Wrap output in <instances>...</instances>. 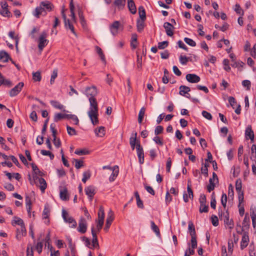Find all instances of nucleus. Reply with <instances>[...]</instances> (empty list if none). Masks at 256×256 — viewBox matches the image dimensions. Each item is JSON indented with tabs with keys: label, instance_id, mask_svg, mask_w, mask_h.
Returning <instances> with one entry per match:
<instances>
[{
	"label": "nucleus",
	"instance_id": "1",
	"mask_svg": "<svg viewBox=\"0 0 256 256\" xmlns=\"http://www.w3.org/2000/svg\"><path fill=\"white\" fill-rule=\"evenodd\" d=\"M90 102V110L88 114L92 124L96 125L98 123V104L96 98H88Z\"/></svg>",
	"mask_w": 256,
	"mask_h": 256
},
{
	"label": "nucleus",
	"instance_id": "2",
	"mask_svg": "<svg viewBox=\"0 0 256 256\" xmlns=\"http://www.w3.org/2000/svg\"><path fill=\"white\" fill-rule=\"evenodd\" d=\"M98 90L96 86L94 85L86 87L84 92V94L88 98H96V96L98 95Z\"/></svg>",
	"mask_w": 256,
	"mask_h": 256
},
{
	"label": "nucleus",
	"instance_id": "3",
	"mask_svg": "<svg viewBox=\"0 0 256 256\" xmlns=\"http://www.w3.org/2000/svg\"><path fill=\"white\" fill-rule=\"evenodd\" d=\"M47 33L46 32H42L38 38V48L40 51L42 50L48 44V41L46 40Z\"/></svg>",
	"mask_w": 256,
	"mask_h": 256
},
{
	"label": "nucleus",
	"instance_id": "4",
	"mask_svg": "<svg viewBox=\"0 0 256 256\" xmlns=\"http://www.w3.org/2000/svg\"><path fill=\"white\" fill-rule=\"evenodd\" d=\"M200 204L199 211L200 213L207 212H208V206L206 204V196L204 194H201L199 198Z\"/></svg>",
	"mask_w": 256,
	"mask_h": 256
},
{
	"label": "nucleus",
	"instance_id": "5",
	"mask_svg": "<svg viewBox=\"0 0 256 256\" xmlns=\"http://www.w3.org/2000/svg\"><path fill=\"white\" fill-rule=\"evenodd\" d=\"M62 216L65 222L72 224L70 227L72 228L76 227L77 224L76 221L72 217L70 216L68 212L64 210H62Z\"/></svg>",
	"mask_w": 256,
	"mask_h": 256
},
{
	"label": "nucleus",
	"instance_id": "6",
	"mask_svg": "<svg viewBox=\"0 0 256 256\" xmlns=\"http://www.w3.org/2000/svg\"><path fill=\"white\" fill-rule=\"evenodd\" d=\"M1 9L0 10V14L4 17L10 18L12 16V13L9 10L8 6L6 2H0Z\"/></svg>",
	"mask_w": 256,
	"mask_h": 256
},
{
	"label": "nucleus",
	"instance_id": "7",
	"mask_svg": "<svg viewBox=\"0 0 256 256\" xmlns=\"http://www.w3.org/2000/svg\"><path fill=\"white\" fill-rule=\"evenodd\" d=\"M242 180L238 179L236 182V190L238 194V201L240 202V205L242 204L244 201V194L242 191Z\"/></svg>",
	"mask_w": 256,
	"mask_h": 256
},
{
	"label": "nucleus",
	"instance_id": "8",
	"mask_svg": "<svg viewBox=\"0 0 256 256\" xmlns=\"http://www.w3.org/2000/svg\"><path fill=\"white\" fill-rule=\"evenodd\" d=\"M123 27L122 26L118 21H115L110 26V30L113 36H116L118 34L119 30H122Z\"/></svg>",
	"mask_w": 256,
	"mask_h": 256
},
{
	"label": "nucleus",
	"instance_id": "9",
	"mask_svg": "<svg viewBox=\"0 0 256 256\" xmlns=\"http://www.w3.org/2000/svg\"><path fill=\"white\" fill-rule=\"evenodd\" d=\"M136 150L138 158V162L140 164H142L144 162V152L143 148L140 144V142H137Z\"/></svg>",
	"mask_w": 256,
	"mask_h": 256
},
{
	"label": "nucleus",
	"instance_id": "10",
	"mask_svg": "<svg viewBox=\"0 0 256 256\" xmlns=\"http://www.w3.org/2000/svg\"><path fill=\"white\" fill-rule=\"evenodd\" d=\"M24 86V84L22 82H19L16 86L10 91V96L11 97H13L18 95L22 90Z\"/></svg>",
	"mask_w": 256,
	"mask_h": 256
},
{
	"label": "nucleus",
	"instance_id": "11",
	"mask_svg": "<svg viewBox=\"0 0 256 256\" xmlns=\"http://www.w3.org/2000/svg\"><path fill=\"white\" fill-rule=\"evenodd\" d=\"M190 180H188L187 191L188 194L184 192L183 194V199L184 202H188V198L190 199H192L194 198V194L192 189L190 188Z\"/></svg>",
	"mask_w": 256,
	"mask_h": 256
},
{
	"label": "nucleus",
	"instance_id": "12",
	"mask_svg": "<svg viewBox=\"0 0 256 256\" xmlns=\"http://www.w3.org/2000/svg\"><path fill=\"white\" fill-rule=\"evenodd\" d=\"M87 230V223L86 220L82 218H80L78 222V232L82 234H84L86 232Z\"/></svg>",
	"mask_w": 256,
	"mask_h": 256
},
{
	"label": "nucleus",
	"instance_id": "13",
	"mask_svg": "<svg viewBox=\"0 0 256 256\" xmlns=\"http://www.w3.org/2000/svg\"><path fill=\"white\" fill-rule=\"evenodd\" d=\"M92 234V246L90 247V248H99V244L98 240L96 236L97 232L94 230V227L92 226L91 228Z\"/></svg>",
	"mask_w": 256,
	"mask_h": 256
},
{
	"label": "nucleus",
	"instance_id": "14",
	"mask_svg": "<svg viewBox=\"0 0 256 256\" xmlns=\"http://www.w3.org/2000/svg\"><path fill=\"white\" fill-rule=\"evenodd\" d=\"M34 181L38 180L40 184V188L42 192H44L46 188V183L44 178H39L37 176H33Z\"/></svg>",
	"mask_w": 256,
	"mask_h": 256
},
{
	"label": "nucleus",
	"instance_id": "15",
	"mask_svg": "<svg viewBox=\"0 0 256 256\" xmlns=\"http://www.w3.org/2000/svg\"><path fill=\"white\" fill-rule=\"evenodd\" d=\"M114 217L113 216V212L112 211V210H110L108 214V217H107L106 220V226L104 228V230L106 232H108V229H109L112 221L114 220Z\"/></svg>",
	"mask_w": 256,
	"mask_h": 256
},
{
	"label": "nucleus",
	"instance_id": "16",
	"mask_svg": "<svg viewBox=\"0 0 256 256\" xmlns=\"http://www.w3.org/2000/svg\"><path fill=\"white\" fill-rule=\"evenodd\" d=\"M186 78L188 82L191 83H198L200 80V78L199 76L193 74H187Z\"/></svg>",
	"mask_w": 256,
	"mask_h": 256
},
{
	"label": "nucleus",
	"instance_id": "17",
	"mask_svg": "<svg viewBox=\"0 0 256 256\" xmlns=\"http://www.w3.org/2000/svg\"><path fill=\"white\" fill-rule=\"evenodd\" d=\"M249 242V236L247 232H244L240 242V248L242 250L246 248Z\"/></svg>",
	"mask_w": 256,
	"mask_h": 256
},
{
	"label": "nucleus",
	"instance_id": "18",
	"mask_svg": "<svg viewBox=\"0 0 256 256\" xmlns=\"http://www.w3.org/2000/svg\"><path fill=\"white\" fill-rule=\"evenodd\" d=\"M86 194L88 196L90 200H92L96 194L95 188L93 186H90L85 188Z\"/></svg>",
	"mask_w": 256,
	"mask_h": 256
},
{
	"label": "nucleus",
	"instance_id": "19",
	"mask_svg": "<svg viewBox=\"0 0 256 256\" xmlns=\"http://www.w3.org/2000/svg\"><path fill=\"white\" fill-rule=\"evenodd\" d=\"M26 230L25 226L20 227V228L16 229V238L20 240L22 237L26 236Z\"/></svg>",
	"mask_w": 256,
	"mask_h": 256
},
{
	"label": "nucleus",
	"instance_id": "20",
	"mask_svg": "<svg viewBox=\"0 0 256 256\" xmlns=\"http://www.w3.org/2000/svg\"><path fill=\"white\" fill-rule=\"evenodd\" d=\"M164 27L165 28L166 34L168 36H171L174 34V26L168 22H166L164 24Z\"/></svg>",
	"mask_w": 256,
	"mask_h": 256
},
{
	"label": "nucleus",
	"instance_id": "21",
	"mask_svg": "<svg viewBox=\"0 0 256 256\" xmlns=\"http://www.w3.org/2000/svg\"><path fill=\"white\" fill-rule=\"evenodd\" d=\"M46 11L43 6H41V2L40 3V6L36 8L34 12V15L36 17L39 18L40 14L46 15Z\"/></svg>",
	"mask_w": 256,
	"mask_h": 256
},
{
	"label": "nucleus",
	"instance_id": "22",
	"mask_svg": "<svg viewBox=\"0 0 256 256\" xmlns=\"http://www.w3.org/2000/svg\"><path fill=\"white\" fill-rule=\"evenodd\" d=\"M190 90V88L188 86H180V95L185 96L188 98H190V94L188 92Z\"/></svg>",
	"mask_w": 256,
	"mask_h": 256
},
{
	"label": "nucleus",
	"instance_id": "23",
	"mask_svg": "<svg viewBox=\"0 0 256 256\" xmlns=\"http://www.w3.org/2000/svg\"><path fill=\"white\" fill-rule=\"evenodd\" d=\"M136 136L137 133L135 132L132 134V136L130 138V144L132 150H134L135 148H136L137 142H140V141L136 140Z\"/></svg>",
	"mask_w": 256,
	"mask_h": 256
},
{
	"label": "nucleus",
	"instance_id": "24",
	"mask_svg": "<svg viewBox=\"0 0 256 256\" xmlns=\"http://www.w3.org/2000/svg\"><path fill=\"white\" fill-rule=\"evenodd\" d=\"M64 26L66 30L69 29L76 36H77V34L74 30V26L72 24L73 22H71L70 20L66 19L64 20Z\"/></svg>",
	"mask_w": 256,
	"mask_h": 256
},
{
	"label": "nucleus",
	"instance_id": "25",
	"mask_svg": "<svg viewBox=\"0 0 256 256\" xmlns=\"http://www.w3.org/2000/svg\"><path fill=\"white\" fill-rule=\"evenodd\" d=\"M112 170V174L109 178V180L110 182H114L118 176L119 172L118 166H113V170Z\"/></svg>",
	"mask_w": 256,
	"mask_h": 256
},
{
	"label": "nucleus",
	"instance_id": "26",
	"mask_svg": "<svg viewBox=\"0 0 256 256\" xmlns=\"http://www.w3.org/2000/svg\"><path fill=\"white\" fill-rule=\"evenodd\" d=\"M60 196L62 200H67L69 199L67 188H63L60 190Z\"/></svg>",
	"mask_w": 256,
	"mask_h": 256
},
{
	"label": "nucleus",
	"instance_id": "27",
	"mask_svg": "<svg viewBox=\"0 0 256 256\" xmlns=\"http://www.w3.org/2000/svg\"><path fill=\"white\" fill-rule=\"evenodd\" d=\"M245 134L246 138H250L252 141H254V135L250 126L246 128Z\"/></svg>",
	"mask_w": 256,
	"mask_h": 256
},
{
	"label": "nucleus",
	"instance_id": "28",
	"mask_svg": "<svg viewBox=\"0 0 256 256\" xmlns=\"http://www.w3.org/2000/svg\"><path fill=\"white\" fill-rule=\"evenodd\" d=\"M41 6H43L46 12H50L54 8L53 4L48 1H44L41 2Z\"/></svg>",
	"mask_w": 256,
	"mask_h": 256
},
{
	"label": "nucleus",
	"instance_id": "29",
	"mask_svg": "<svg viewBox=\"0 0 256 256\" xmlns=\"http://www.w3.org/2000/svg\"><path fill=\"white\" fill-rule=\"evenodd\" d=\"M128 6L131 13L132 14H136V8L133 0H128Z\"/></svg>",
	"mask_w": 256,
	"mask_h": 256
},
{
	"label": "nucleus",
	"instance_id": "30",
	"mask_svg": "<svg viewBox=\"0 0 256 256\" xmlns=\"http://www.w3.org/2000/svg\"><path fill=\"white\" fill-rule=\"evenodd\" d=\"M50 103L52 106L55 108H56L62 110L64 112H66V110L64 109V106L60 102L56 100H50Z\"/></svg>",
	"mask_w": 256,
	"mask_h": 256
},
{
	"label": "nucleus",
	"instance_id": "31",
	"mask_svg": "<svg viewBox=\"0 0 256 256\" xmlns=\"http://www.w3.org/2000/svg\"><path fill=\"white\" fill-rule=\"evenodd\" d=\"M218 216L220 219V220H224V222L226 220H228L229 218V214L228 211L226 212H222V210H218Z\"/></svg>",
	"mask_w": 256,
	"mask_h": 256
},
{
	"label": "nucleus",
	"instance_id": "32",
	"mask_svg": "<svg viewBox=\"0 0 256 256\" xmlns=\"http://www.w3.org/2000/svg\"><path fill=\"white\" fill-rule=\"evenodd\" d=\"M9 59H10V56L4 50L0 51V60L3 62H6L8 61Z\"/></svg>",
	"mask_w": 256,
	"mask_h": 256
},
{
	"label": "nucleus",
	"instance_id": "33",
	"mask_svg": "<svg viewBox=\"0 0 256 256\" xmlns=\"http://www.w3.org/2000/svg\"><path fill=\"white\" fill-rule=\"evenodd\" d=\"M114 4L117 6L119 10H121L124 7L126 0H115L114 2Z\"/></svg>",
	"mask_w": 256,
	"mask_h": 256
},
{
	"label": "nucleus",
	"instance_id": "34",
	"mask_svg": "<svg viewBox=\"0 0 256 256\" xmlns=\"http://www.w3.org/2000/svg\"><path fill=\"white\" fill-rule=\"evenodd\" d=\"M70 16H72V21L74 22H76V18L74 12V6L73 4L72 0H71L70 4Z\"/></svg>",
	"mask_w": 256,
	"mask_h": 256
},
{
	"label": "nucleus",
	"instance_id": "35",
	"mask_svg": "<svg viewBox=\"0 0 256 256\" xmlns=\"http://www.w3.org/2000/svg\"><path fill=\"white\" fill-rule=\"evenodd\" d=\"M104 208L102 206H100L98 212V222H104Z\"/></svg>",
	"mask_w": 256,
	"mask_h": 256
},
{
	"label": "nucleus",
	"instance_id": "36",
	"mask_svg": "<svg viewBox=\"0 0 256 256\" xmlns=\"http://www.w3.org/2000/svg\"><path fill=\"white\" fill-rule=\"evenodd\" d=\"M0 84L6 86L8 87H10L12 85V82L10 80L5 79L2 76L0 78Z\"/></svg>",
	"mask_w": 256,
	"mask_h": 256
},
{
	"label": "nucleus",
	"instance_id": "37",
	"mask_svg": "<svg viewBox=\"0 0 256 256\" xmlns=\"http://www.w3.org/2000/svg\"><path fill=\"white\" fill-rule=\"evenodd\" d=\"M150 226H151L152 230L154 231V232H155L156 235L158 236H160V232L159 228L155 224V223L154 222V221H151L150 222Z\"/></svg>",
	"mask_w": 256,
	"mask_h": 256
},
{
	"label": "nucleus",
	"instance_id": "38",
	"mask_svg": "<svg viewBox=\"0 0 256 256\" xmlns=\"http://www.w3.org/2000/svg\"><path fill=\"white\" fill-rule=\"evenodd\" d=\"M95 134L96 136L102 137L105 134V130L104 126H100L98 129L95 130Z\"/></svg>",
	"mask_w": 256,
	"mask_h": 256
},
{
	"label": "nucleus",
	"instance_id": "39",
	"mask_svg": "<svg viewBox=\"0 0 256 256\" xmlns=\"http://www.w3.org/2000/svg\"><path fill=\"white\" fill-rule=\"evenodd\" d=\"M66 118L71 120L75 124L77 125L78 124L79 120L76 115L66 114Z\"/></svg>",
	"mask_w": 256,
	"mask_h": 256
},
{
	"label": "nucleus",
	"instance_id": "40",
	"mask_svg": "<svg viewBox=\"0 0 256 256\" xmlns=\"http://www.w3.org/2000/svg\"><path fill=\"white\" fill-rule=\"evenodd\" d=\"M14 220L12 222V224L14 226V224L19 225L20 227L25 226L24 221L20 218L14 216Z\"/></svg>",
	"mask_w": 256,
	"mask_h": 256
},
{
	"label": "nucleus",
	"instance_id": "41",
	"mask_svg": "<svg viewBox=\"0 0 256 256\" xmlns=\"http://www.w3.org/2000/svg\"><path fill=\"white\" fill-rule=\"evenodd\" d=\"M144 20H137L136 26L138 32H141L143 30L144 26Z\"/></svg>",
	"mask_w": 256,
	"mask_h": 256
},
{
	"label": "nucleus",
	"instance_id": "42",
	"mask_svg": "<svg viewBox=\"0 0 256 256\" xmlns=\"http://www.w3.org/2000/svg\"><path fill=\"white\" fill-rule=\"evenodd\" d=\"M146 108L144 107L141 108L139 112L138 116V123L141 124L142 122L144 114H145Z\"/></svg>",
	"mask_w": 256,
	"mask_h": 256
},
{
	"label": "nucleus",
	"instance_id": "43",
	"mask_svg": "<svg viewBox=\"0 0 256 256\" xmlns=\"http://www.w3.org/2000/svg\"><path fill=\"white\" fill-rule=\"evenodd\" d=\"M209 184L207 186L208 191L210 192L211 191L214 190L215 188L214 180H213L212 178H210L209 180Z\"/></svg>",
	"mask_w": 256,
	"mask_h": 256
},
{
	"label": "nucleus",
	"instance_id": "44",
	"mask_svg": "<svg viewBox=\"0 0 256 256\" xmlns=\"http://www.w3.org/2000/svg\"><path fill=\"white\" fill-rule=\"evenodd\" d=\"M66 114H62L60 113H57L54 114V121L55 122H58V120H60L62 118H66Z\"/></svg>",
	"mask_w": 256,
	"mask_h": 256
},
{
	"label": "nucleus",
	"instance_id": "45",
	"mask_svg": "<svg viewBox=\"0 0 256 256\" xmlns=\"http://www.w3.org/2000/svg\"><path fill=\"white\" fill-rule=\"evenodd\" d=\"M191 244L193 248H196L197 247V242L196 240V236L194 235L192 233L191 236Z\"/></svg>",
	"mask_w": 256,
	"mask_h": 256
},
{
	"label": "nucleus",
	"instance_id": "46",
	"mask_svg": "<svg viewBox=\"0 0 256 256\" xmlns=\"http://www.w3.org/2000/svg\"><path fill=\"white\" fill-rule=\"evenodd\" d=\"M32 78L36 82H40L42 77L40 72H32Z\"/></svg>",
	"mask_w": 256,
	"mask_h": 256
},
{
	"label": "nucleus",
	"instance_id": "47",
	"mask_svg": "<svg viewBox=\"0 0 256 256\" xmlns=\"http://www.w3.org/2000/svg\"><path fill=\"white\" fill-rule=\"evenodd\" d=\"M74 153L78 155H86L90 154V151L86 149L76 150Z\"/></svg>",
	"mask_w": 256,
	"mask_h": 256
},
{
	"label": "nucleus",
	"instance_id": "48",
	"mask_svg": "<svg viewBox=\"0 0 256 256\" xmlns=\"http://www.w3.org/2000/svg\"><path fill=\"white\" fill-rule=\"evenodd\" d=\"M83 178H82V182L84 183L86 182L88 180L90 177V170L84 172L82 174Z\"/></svg>",
	"mask_w": 256,
	"mask_h": 256
},
{
	"label": "nucleus",
	"instance_id": "49",
	"mask_svg": "<svg viewBox=\"0 0 256 256\" xmlns=\"http://www.w3.org/2000/svg\"><path fill=\"white\" fill-rule=\"evenodd\" d=\"M50 212V210L48 208L45 206L42 212V218L44 219H48V218Z\"/></svg>",
	"mask_w": 256,
	"mask_h": 256
},
{
	"label": "nucleus",
	"instance_id": "50",
	"mask_svg": "<svg viewBox=\"0 0 256 256\" xmlns=\"http://www.w3.org/2000/svg\"><path fill=\"white\" fill-rule=\"evenodd\" d=\"M131 46L133 49H134L136 48L137 46V38L136 36V34H134L132 38V41L130 42Z\"/></svg>",
	"mask_w": 256,
	"mask_h": 256
},
{
	"label": "nucleus",
	"instance_id": "51",
	"mask_svg": "<svg viewBox=\"0 0 256 256\" xmlns=\"http://www.w3.org/2000/svg\"><path fill=\"white\" fill-rule=\"evenodd\" d=\"M249 223H250V218L246 214L244 216V218L242 222V228H247L249 226Z\"/></svg>",
	"mask_w": 256,
	"mask_h": 256
},
{
	"label": "nucleus",
	"instance_id": "52",
	"mask_svg": "<svg viewBox=\"0 0 256 256\" xmlns=\"http://www.w3.org/2000/svg\"><path fill=\"white\" fill-rule=\"evenodd\" d=\"M184 41L188 45L192 46H196V43L192 39L185 38H184Z\"/></svg>",
	"mask_w": 256,
	"mask_h": 256
},
{
	"label": "nucleus",
	"instance_id": "53",
	"mask_svg": "<svg viewBox=\"0 0 256 256\" xmlns=\"http://www.w3.org/2000/svg\"><path fill=\"white\" fill-rule=\"evenodd\" d=\"M40 153L43 156H49L51 160H52L54 158V155L52 153H51L50 151L42 150H41Z\"/></svg>",
	"mask_w": 256,
	"mask_h": 256
},
{
	"label": "nucleus",
	"instance_id": "54",
	"mask_svg": "<svg viewBox=\"0 0 256 256\" xmlns=\"http://www.w3.org/2000/svg\"><path fill=\"white\" fill-rule=\"evenodd\" d=\"M227 202V196L224 193H223L221 198V203L224 208H226Z\"/></svg>",
	"mask_w": 256,
	"mask_h": 256
},
{
	"label": "nucleus",
	"instance_id": "55",
	"mask_svg": "<svg viewBox=\"0 0 256 256\" xmlns=\"http://www.w3.org/2000/svg\"><path fill=\"white\" fill-rule=\"evenodd\" d=\"M222 64L224 66V68L226 71L228 72L230 70V68L229 66V60L228 59L224 60Z\"/></svg>",
	"mask_w": 256,
	"mask_h": 256
},
{
	"label": "nucleus",
	"instance_id": "56",
	"mask_svg": "<svg viewBox=\"0 0 256 256\" xmlns=\"http://www.w3.org/2000/svg\"><path fill=\"white\" fill-rule=\"evenodd\" d=\"M168 42L167 41H164L162 42H160L158 43V48L160 50L164 49L165 48L167 47L168 46Z\"/></svg>",
	"mask_w": 256,
	"mask_h": 256
},
{
	"label": "nucleus",
	"instance_id": "57",
	"mask_svg": "<svg viewBox=\"0 0 256 256\" xmlns=\"http://www.w3.org/2000/svg\"><path fill=\"white\" fill-rule=\"evenodd\" d=\"M212 223L214 226H216L218 225V219L216 216H212L211 218Z\"/></svg>",
	"mask_w": 256,
	"mask_h": 256
},
{
	"label": "nucleus",
	"instance_id": "58",
	"mask_svg": "<svg viewBox=\"0 0 256 256\" xmlns=\"http://www.w3.org/2000/svg\"><path fill=\"white\" fill-rule=\"evenodd\" d=\"M66 128H67L68 133L69 135L74 136V135H76V131L74 128H72L68 126H67Z\"/></svg>",
	"mask_w": 256,
	"mask_h": 256
},
{
	"label": "nucleus",
	"instance_id": "59",
	"mask_svg": "<svg viewBox=\"0 0 256 256\" xmlns=\"http://www.w3.org/2000/svg\"><path fill=\"white\" fill-rule=\"evenodd\" d=\"M188 230L190 236H192V234L193 233V232H194V235H196L195 228L192 222H188Z\"/></svg>",
	"mask_w": 256,
	"mask_h": 256
},
{
	"label": "nucleus",
	"instance_id": "60",
	"mask_svg": "<svg viewBox=\"0 0 256 256\" xmlns=\"http://www.w3.org/2000/svg\"><path fill=\"white\" fill-rule=\"evenodd\" d=\"M74 160L76 162L75 167L77 169H79L81 168L82 166H83L84 162L82 160H80L77 159H74Z\"/></svg>",
	"mask_w": 256,
	"mask_h": 256
},
{
	"label": "nucleus",
	"instance_id": "61",
	"mask_svg": "<svg viewBox=\"0 0 256 256\" xmlns=\"http://www.w3.org/2000/svg\"><path fill=\"white\" fill-rule=\"evenodd\" d=\"M224 223L228 226L230 229L233 228L234 224L232 220H230V218H228V220L224 221Z\"/></svg>",
	"mask_w": 256,
	"mask_h": 256
},
{
	"label": "nucleus",
	"instance_id": "62",
	"mask_svg": "<svg viewBox=\"0 0 256 256\" xmlns=\"http://www.w3.org/2000/svg\"><path fill=\"white\" fill-rule=\"evenodd\" d=\"M43 244L42 242H38L36 246V249L38 252L40 254L42 250Z\"/></svg>",
	"mask_w": 256,
	"mask_h": 256
},
{
	"label": "nucleus",
	"instance_id": "63",
	"mask_svg": "<svg viewBox=\"0 0 256 256\" xmlns=\"http://www.w3.org/2000/svg\"><path fill=\"white\" fill-rule=\"evenodd\" d=\"M202 115L204 118H206L208 120H212V114L210 112H208L206 110H203L202 112Z\"/></svg>",
	"mask_w": 256,
	"mask_h": 256
},
{
	"label": "nucleus",
	"instance_id": "64",
	"mask_svg": "<svg viewBox=\"0 0 256 256\" xmlns=\"http://www.w3.org/2000/svg\"><path fill=\"white\" fill-rule=\"evenodd\" d=\"M153 140L156 144L160 146H162L164 143L162 140L158 136H156L154 138Z\"/></svg>",
	"mask_w": 256,
	"mask_h": 256
}]
</instances>
